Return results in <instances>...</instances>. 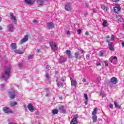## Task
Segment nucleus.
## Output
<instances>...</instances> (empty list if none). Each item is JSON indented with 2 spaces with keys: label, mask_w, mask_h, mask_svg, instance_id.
<instances>
[{
  "label": "nucleus",
  "mask_w": 124,
  "mask_h": 124,
  "mask_svg": "<svg viewBox=\"0 0 124 124\" xmlns=\"http://www.w3.org/2000/svg\"><path fill=\"white\" fill-rule=\"evenodd\" d=\"M61 81H62V82H63V81H64V78H62V79H61Z\"/></svg>",
  "instance_id": "49"
},
{
  "label": "nucleus",
  "mask_w": 124,
  "mask_h": 124,
  "mask_svg": "<svg viewBox=\"0 0 124 124\" xmlns=\"http://www.w3.org/2000/svg\"><path fill=\"white\" fill-rule=\"evenodd\" d=\"M107 38H110V36L109 35L107 36Z\"/></svg>",
  "instance_id": "53"
},
{
  "label": "nucleus",
  "mask_w": 124,
  "mask_h": 124,
  "mask_svg": "<svg viewBox=\"0 0 124 124\" xmlns=\"http://www.w3.org/2000/svg\"><path fill=\"white\" fill-rule=\"evenodd\" d=\"M2 20V19L1 18V17H0V22H1Z\"/></svg>",
  "instance_id": "55"
},
{
  "label": "nucleus",
  "mask_w": 124,
  "mask_h": 124,
  "mask_svg": "<svg viewBox=\"0 0 124 124\" xmlns=\"http://www.w3.org/2000/svg\"><path fill=\"white\" fill-rule=\"evenodd\" d=\"M70 80L71 83V86H74L75 87H76L77 86V82H76V80H74L73 78H70Z\"/></svg>",
  "instance_id": "19"
},
{
  "label": "nucleus",
  "mask_w": 124,
  "mask_h": 124,
  "mask_svg": "<svg viewBox=\"0 0 124 124\" xmlns=\"http://www.w3.org/2000/svg\"><path fill=\"white\" fill-rule=\"evenodd\" d=\"M109 60L111 63H113L114 64H116V62H118V58L116 56L111 57Z\"/></svg>",
  "instance_id": "4"
},
{
  "label": "nucleus",
  "mask_w": 124,
  "mask_h": 124,
  "mask_svg": "<svg viewBox=\"0 0 124 124\" xmlns=\"http://www.w3.org/2000/svg\"><path fill=\"white\" fill-rule=\"evenodd\" d=\"M114 39H115V36H114V35H112L111 37L110 40H113Z\"/></svg>",
  "instance_id": "37"
},
{
  "label": "nucleus",
  "mask_w": 124,
  "mask_h": 124,
  "mask_svg": "<svg viewBox=\"0 0 124 124\" xmlns=\"http://www.w3.org/2000/svg\"><path fill=\"white\" fill-rule=\"evenodd\" d=\"M62 62H62L60 61V63H62Z\"/></svg>",
  "instance_id": "57"
},
{
  "label": "nucleus",
  "mask_w": 124,
  "mask_h": 124,
  "mask_svg": "<svg viewBox=\"0 0 124 124\" xmlns=\"http://www.w3.org/2000/svg\"><path fill=\"white\" fill-rule=\"evenodd\" d=\"M112 44V42H108L109 49L110 51H114V46H113Z\"/></svg>",
  "instance_id": "20"
},
{
  "label": "nucleus",
  "mask_w": 124,
  "mask_h": 124,
  "mask_svg": "<svg viewBox=\"0 0 124 124\" xmlns=\"http://www.w3.org/2000/svg\"><path fill=\"white\" fill-rule=\"evenodd\" d=\"M7 28L9 31H13L14 27H13V25L12 24H9V25H8Z\"/></svg>",
  "instance_id": "18"
},
{
  "label": "nucleus",
  "mask_w": 124,
  "mask_h": 124,
  "mask_svg": "<svg viewBox=\"0 0 124 124\" xmlns=\"http://www.w3.org/2000/svg\"><path fill=\"white\" fill-rule=\"evenodd\" d=\"M11 48L12 49H16L17 48V46H16V44L14 43H13L11 44Z\"/></svg>",
  "instance_id": "26"
},
{
  "label": "nucleus",
  "mask_w": 124,
  "mask_h": 124,
  "mask_svg": "<svg viewBox=\"0 0 124 124\" xmlns=\"http://www.w3.org/2000/svg\"><path fill=\"white\" fill-rule=\"evenodd\" d=\"M88 100H86V101L84 102V103L86 105L88 104Z\"/></svg>",
  "instance_id": "46"
},
{
  "label": "nucleus",
  "mask_w": 124,
  "mask_h": 124,
  "mask_svg": "<svg viewBox=\"0 0 124 124\" xmlns=\"http://www.w3.org/2000/svg\"><path fill=\"white\" fill-rule=\"evenodd\" d=\"M3 110L4 113H6L7 114H10V113H12L11 110H9V108L7 107H5L3 108Z\"/></svg>",
  "instance_id": "12"
},
{
  "label": "nucleus",
  "mask_w": 124,
  "mask_h": 124,
  "mask_svg": "<svg viewBox=\"0 0 124 124\" xmlns=\"http://www.w3.org/2000/svg\"><path fill=\"white\" fill-rule=\"evenodd\" d=\"M2 29V28L1 27V26H0V31H1Z\"/></svg>",
  "instance_id": "54"
},
{
  "label": "nucleus",
  "mask_w": 124,
  "mask_h": 124,
  "mask_svg": "<svg viewBox=\"0 0 124 124\" xmlns=\"http://www.w3.org/2000/svg\"><path fill=\"white\" fill-rule=\"evenodd\" d=\"M94 13H95V11L93 10Z\"/></svg>",
  "instance_id": "62"
},
{
  "label": "nucleus",
  "mask_w": 124,
  "mask_h": 124,
  "mask_svg": "<svg viewBox=\"0 0 124 124\" xmlns=\"http://www.w3.org/2000/svg\"><path fill=\"white\" fill-rule=\"evenodd\" d=\"M10 74H11V71L9 68L5 70L4 73L2 75V78L3 79V80H7L8 79H9Z\"/></svg>",
  "instance_id": "1"
},
{
  "label": "nucleus",
  "mask_w": 124,
  "mask_h": 124,
  "mask_svg": "<svg viewBox=\"0 0 124 124\" xmlns=\"http://www.w3.org/2000/svg\"><path fill=\"white\" fill-rule=\"evenodd\" d=\"M65 9L66 11H71V10H72V6H71V3H66L65 5Z\"/></svg>",
  "instance_id": "5"
},
{
  "label": "nucleus",
  "mask_w": 124,
  "mask_h": 124,
  "mask_svg": "<svg viewBox=\"0 0 124 124\" xmlns=\"http://www.w3.org/2000/svg\"><path fill=\"white\" fill-rule=\"evenodd\" d=\"M114 104L116 108H120V106L119 105V104H118V103H117L116 101L114 102Z\"/></svg>",
  "instance_id": "30"
},
{
  "label": "nucleus",
  "mask_w": 124,
  "mask_h": 124,
  "mask_svg": "<svg viewBox=\"0 0 124 124\" xmlns=\"http://www.w3.org/2000/svg\"><path fill=\"white\" fill-rule=\"evenodd\" d=\"M101 8L103 9V10H105L106 9L107 10L106 6L104 5H102Z\"/></svg>",
  "instance_id": "32"
},
{
  "label": "nucleus",
  "mask_w": 124,
  "mask_h": 124,
  "mask_svg": "<svg viewBox=\"0 0 124 124\" xmlns=\"http://www.w3.org/2000/svg\"><path fill=\"white\" fill-rule=\"evenodd\" d=\"M59 111L61 113H65V110L64 109V106H61L59 107Z\"/></svg>",
  "instance_id": "21"
},
{
  "label": "nucleus",
  "mask_w": 124,
  "mask_h": 124,
  "mask_svg": "<svg viewBox=\"0 0 124 124\" xmlns=\"http://www.w3.org/2000/svg\"><path fill=\"white\" fill-rule=\"evenodd\" d=\"M36 52H37V53H40V50H39V49H37Z\"/></svg>",
  "instance_id": "48"
},
{
  "label": "nucleus",
  "mask_w": 124,
  "mask_h": 124,
  "mask_svg": "<svg viewBox=\"0 0 124 124\" xmlns=\"http://www.w3.org/2000/svg\"><path fill=\"white\" fill-rule=\"evenodd\" d=\"M82 81L83 82V83H86V82H87V79H86V78H83L82 79Z\"/></svg>",
  "instance_id": "38"
},
{
  "label": "nucleus",
  "mask_w": 124,
  "mask_h": 124,
  "mask_svg": "<svg viewBox=\"0 0 124 124\" xmlns=\"http://www.w3.org/2000/svg\"><path fill=\"white\" fill-rule=\"evenodd\" d=\"M50 44L52 50L54 51H57V50H58V46H57V44H56L55 43L51 42Z\"/></svg>",
  "instance_id": "7"
},
{
  "label": "nucleus",
  "mask_w": 124,
  "mask_h": 124,
  "mask_svg": "<svg viewBox=\"0 0 124 124\" xmlns=\"http://www.w3.org/2000/svg\"><path fill=\"white\" fill-rule=\"evenodd\" d=\"M33 23H34V24H38V21H37L35 19H34L33 20Z\"/></svg>",
  "instance_id": "34"
},
{
  "label": "nucleus",
  "mask_w": 124,
  "mask_h": 124,
  "mask_svg": "<svg viewBox=\"0 0 124 124\" xmlns=\"http://www.w3.org/2000/svg\"><path fill=\"white\" fill-rule=\"evenodd\" d=\"M103 55V53L101 52H100L99 54V56L100 57H102V56Z\"/></svg>",
  "instance_id": "43"
},
{
  "label": "nucleus",
  "mask_w": 124,
  "mask_h": 124,
  "mask_svg": "<svg viewBox=\"0 0 124 124\" xmlns=\"http://www.w3.org/2000/svg\"><path fill=\"white\" fill-rule=\"evenodd\" d=\"M92 115L93 116L92 119L93 123H96V121H97V116H96V108H94Z\"/></svg>",
  "instance_id": "2"
},
{
  "label": "nucleus",
  "mask_w": 124,
  "mask_h": 124,
  "mask_svg": "<svg viewBox=\"0 0 124 124\" xmlns=\"http://www.w3.org/2000/svg\"><path fill=\"white\" fill-rule=\"evenodd\" d=\"M75 58L78 59H81V53L80 52L77 51L75 53Z\"/></svg>",
  "instance_id": "16"
},
{
  "label": "nucleus",
  "mask_w": 124,
  "mask_h": 124,
  "mask_svg": "<svg viewBox=\"0 0 124 124\" xmlns=\"http://www.w3.org/2000/svg\"><path fill=\"white\" fill-rule=\"evenodd\" d=\"M104 62H105L106 66H108L109 65V63L108 62V61H105Z\"/></svg>",
  "instance_id": "33"
},
{
  "label": "nucleus",
  "mask_w": 124,
  "mask_h": 124,
  "mask_svg": "<svg viewBox=\"0 0 124 124\" xmlns=\"http://www.w3.org/2000/svg\"><path fill=\"white\" fill-rule=\"evenodd\" d=\"M66 55H67V56H68V58L69 59H72V58H73V56H72V54H71V51H70V50L67 49V50H66Z\"/></svg>",
  "instance_id": "14"
},
{
  "label": "nucleus",
  "mask_w": 124,
  "mask_h": 124,
  "mask_svg": "<svg viewBox=\"0 0 124 124\" xmlns=\"http://www.w3.org/2000/svg\"><path fill=\"white\" fill-rule=\"evenodd\" d=\"M59 78H57V80H56L57 82V86L58 87V88H62L63 87V83L61 82L60 81H58L59 80Z\"/></svg>",
  "instance_id": "13"
},
{
  "label": "nucleus",
  "mask_w": 124,
  "mask_h": 124,
  "mask_svg": "<svg viewBox=\"0 0 124 124\" xmlns=\"http://www.w3.org/2000/svg\"><path fill=\"white\" fill-rule=\"evenodd\" d=\"M15 105H17V102H11L10 106L13 107V106H15Z\"/></svg>",
  "instance_id": "28"
},
{
  "label": "nucleus",
  "mask_w": 124,
  "mask_h": 124,
  "mask_svg": "<svg viewBox=\"0 0 124 124\" xmlns=\"http://www.w3.org/2000/svg\"><path fill=\"white\" fill-rule=\"evenodd\" d=\"M96 65H97V66H98L99 65H101V63H100V62L96 63Z\"/></svg>",
  "instance_id": "45"
},
{
  "label": "nucleus",
  "mask_w": 124,
  "mask_h": 124,
  "mask_svg": "<svg viewBox=\"0 0 124 124\" xmlns=\"http://www.w3.org/2000/svg\"><path fill=\"white\" fill-rule=\"evenodd\" d=\"M15 53H16V54H19V55H22V54H24V52L19 50L18 49L15 50Z\"/></svg>",
  "instance_id": "24"
},
{
  "label": "nucleus",
  "mask_w": 124,
  "mask_h": 124,
  "mask_svg": "<svg viewBox=\"0 0 124 124\" xmlns=\"http://www.w3.org/2000/svg\"><path fill=\"white\" fill-rule=\"evenodd\" d=\"M27 108L30 111V112H34L35 111V108L32 106V105L29 104L27 106Z\"/></svg>",
  "instance_id": "8"
},
{
  "label": "nucleus",
  "mask_w": 124,
  "mask_h": 124,
  "mask_svg": "<svg viewBox=\"0 0 124 124\" xmlns=\"http://www.w3.org/2000/svg\"><path fill=\"white\" fill-rule=\"evenodd\" d=\"M116 18L119 22H123L124 21V19L120 16H116Z\"/></svg>",
  "instance_id": "25"
},
{
  "label": "nucleus",
  "mask_w": 124,
  "mask_h": 124,
  "mask_svg": "<svg viewBox=\"0 0 124 124\" xmlns=\"http://www.w3.org/2000/svg\"><path fill=\"white\" fill-rule=\"evenodd\" d=\"M46 26L48 28V29H53V28H55V24L52 22H49L47 23Z\"/></svg>",
  "instance_id": "11"
},
{
  "label": "nucleus",
  "mask_w": 124,
  "mask_h": 124,
  "mask_svg": "<svg viewBox=\"0 0 124 124\" xmlns=\"http://www.w3.org/2000/svg\"><path fill=\"white\" fill-rule=\"evenodd\" d=\"M90 58H91V55L90 54H88L86 56V59H87V60H90Z\"/></svg>",
  "instance_id": "35"
},
{
  "label": "nucleus",
  "mask_w": 124,
  "mask_h": 124,
  "mask_svg": "<svg viewBox=\"0 0 124 124\" xmlns=\"http://www.w3.org/2000/svg\"><path fill=\"white\" fill-rule=\"evenodd\" d=\"M46 0V1H47V0Z\"/></svg>",
  "instance_id": "64"
},
{
  "label": "nucleus",
  "mask_w": 124,
  "mask_h": 124,
  "mask_svg": "<svg viewBox=\"0 0 124 124\" xmlns=\"http://www.w3.org/2000/svg\"><path fill=\"white\" fill-rule=\"evenodd\" d=\"M77 32H78V34H81V29H79L77 31Z\"/></svg>",
  "instance_id": "41"
},
{
  "label": "nucleus",
  "mask_w": 124,
  "mask_h": 124,
  "mask_svg": "<svg viewBox=\"0 0 124 124\" xmlns=\"http://www.w3.org/2000/svg\"><path fill=\"white\" fill-rule=\"evenodd\" d=\"M78 115H75L74 116V118L71 120L70 124H78V122H77V119H78Z\"/></svg>",
  "instance_id": "6"
},
{
  "label": "nucleus",
  "mask_w": 124,
  "mask_h": 124,
  "mask_svg": "<svg viewBox=\"0 0 124 124\" xmlns=\"http://www.w3.org/2000/svg\"><path fill=\"white\" fill-rule=\"evenodd\" d=\"M22 64H19V66H22Z\"/></svg>",
  "instance_id": "58"
},
{
  "label": "nucleus",
  "mask_w": 124,
  "mask_h": 124,
  "mask_svg": "<svg viewBox=\"0 0 124 124\" xmlns=\"http://www.w3.org/2000/svg\"><path fill=\"white\" fill-rule=\"evenodd\" d=\"M48 90H49V89H48V88L46 89V92H48Z\"/></svg>",
  "instance_id": "56"
},
{
  "label": "nucleus",
  "mask_w": 124,
  "mask_h": 124,
  "mask_svg": "<svg viewBox=\"0 0 124 124\" xmlns=\"http://www.w3.org/2000/svg\"><path fill=\"white\" fill-rule=\"evenodd\" d=\"M110 82L112 84H117V83H118V79H117V78H116L115 77H113L111 78Z\"/></svg>",
  "instance_id": "17"
},
{
  "label": "nucleus",
  "mask_w": 124,
  "mask_h": 124,
  "mask_svg": "<svg viewBox=\"0 0 124 124\" xmlns=\"http://www.w3.org/2000/svg\"><path fill=\"white\" fill-rule=\"evenodd\" d=\"M24 1L27 4H33V2L31 0H24Z\"/></svg>",
  "instance_id": "22"
},
{
  "label": "nucleus",
  "mask_w": 124,
  "mask_h": 124,
  "mask_svg": "<svg viewBox=\"0 0 124 124\" xmlns=\"http://www.w3.org/2000/svg\"><path fill=\"white\" fill-rule=\"evenodd\" d=\"M85 34H86V35H89V32H88V31H86V32H85Z\"/></svg>",
  "instance_id": "51"
},
{
  "label": "nucleus",
  "mask_w": 124,
  "mask_h": 124,
  "mask_svg": "<svg viewBox=\"0 0 124 124\" xmlns=\"http://www.w3.org/2000/svg\"><path fill=\"white\" fill-rule=\"evenodd\" d=\"M84 96L85 98V100H89V98L88 97V94L87 93H84Z\"/></svg>",
  "instance_id": "31"
},
{
  "label": "nucleus",
  "mask_w": 124,
  "mask_h": 124,
  "mask_svg": "<svg viewBox=\"0 0 124 124\" xmlns=\"http://www.w3.org/2000/svg\"><path fill=\"white\" fill-rule=\"evenodd\" d=\"M80 53H81V54H83V53H84V50H83L82 49H81V50H80Z\"/></svg>",
  "instance_id": "50"
},
{
  "label": "nucleus",
  "mask_w": 124,
  "mask_h": 124,
  "mask_svg": "<svg viewBox=\"0 0 124 124\" xmlns=\"http://www.w3.org/2000/svg\"><path fill=\"white\" fill-rule=\"evenodd\" d=\"M0 86L1 89H3V88H4V87H5V85H4V84H1L0 85Z\"/></svg>",
  "instance_id": "39"
},
{
  "label": "nucleus",
  "mask_w": 124,
  "mask_h": 124,
  "mask_svg": "<svg viewBox=\"0 0 124 124\" xmlns=\"http://www.w3.org/2000/svg\"><path fill=\"white\" fill-rule=\"evenodd\" d=\"M9 95L11 99H14L15 98V96H16V94H15V91L14 90H10L9 91Z\"/></svg>",
  "instance_id": "3"
},
{
  "label": "nucleus",
  "mask_w": 124,
  "mask_h": 124,
  "mask_svg": "<svg viewBox=\"0 0 124 124\" xmlns=\"http://www.w3.org/2000/svg\"><path fill=\"white\" fill-rule=\"evenodd\" d=\"M103 26L104 27V28H106V27H108V22L107 20H104L103 22Z\"/></svg>",
  "instance_id": "23"
},
{
  "label": "nucleus",
  "mask_w": 124,
  "mask_h": 124,
  "mask_svg": "<svg viewBox=\"0 0 124 124\" xmlns=\"http://www.w3.org/2000/svg\"><path fill=\"white\" fill-rule=\"evenodd\" d=\"M114 11L115 13H118L119 11H121V6L117 5L113 8Z\"/></svg>",
  "instance_id": "15"
},
{
  "label": "nucleus",
  "mask_w": 124,
  "mask_h": 124,
  "mask_svg": "<svg viewBox=\"0 0 124 124\" xmlns=\"http://www.w3.org/2000/svg\"><path fill=\"white\" fill-rule=\"evenodd\" d=\"M58 112H59V110L57 109L52 110V113L54 114V115H56V114H57Z\"/></svg>",
  "instance_id": "29"
},
{
  "label": "nucleus",
  "mask_w": 124,
  "mask_h": 124,
  "mask_svg": "<svg viewBox=\"0 0 124 124\" xmlns=\"http://www.w3.org/2000/svg\"><path fill=\"white\" fill-rule=\"evenodd\" d=\"M45 77H46V78H47V79H49L50 78V77H49V75L47 73L46 74Z\"/></svg>",
  "instance_id": "36"
},
{
  "label": "nucleus",
  "mask_w": 124,
  "mask_h": 124,
  "mask_svg": "<svg viewBox=\"0 0 124 124\" xmlns=\"http://www.w3.org/2000/svg\"><path fill=\"white\" fill-rule=\"evenodd\" d=\"M94 13H95V11L93 10Z\"/></svg>",
  "instance_id": "63"
},
{
  "label": "nucleus",
  "mask_w": 124,
  "mask_h": 124,
  "mask_svg": "<svg viewBox=\"0 0 124 124\" xmlns=\"http://www.w3.org/2000/svg\"><path fill=\"white\" fill-rule=\"evenodd\" d=\"M104 96H105V95H103L102 96V97H104Z\"/></svg>",
  "instance_id": "59"
},
{
  "label": "nucleus",
  "mask_w": 124,
  "mask_h": 124,
  "mask_svg": "<svg viewBox=\"0 0 124 124\" xmlns=\"http://www.w3.org/2000/svg\"><path fill=\"white\" fill-rule=\"evenodd\" d=\"M114 107V106L112 104L109 105V108H113Z\"/></svg>",
  "instance_id": "47"
},
{
  "label": "nucleus",
  "mask_w": 124,
  "mask_h": 124,
  "mask_svg": "<svg viewBox=\"0 0 124 124\" xmlns=\"http://www.w3.org/2000/svg\"><path fill=\"white\" fill-rule=\"evenodd\" d=\"M38 3L40 5H42L44 4V0H38Z\"/></svg>",
  "instance_id": "27"
},
{
  "label": "nucleus",
  "mask_w": 124,
  "mask_h": 124,
  "mask_svg": "<svg viewBox=\"0 0 124 124\" xmlns=\"http://www.w3.org/2000/svg\"><path fill=\"white\" fill-rule=\"evenodd\" d=\"M29 39V36L28 35H26L24 37V38L22 39L20 41V44H23V43H25V42H27Z\"/></svg>",
  "instance_id": "10"
},
{
  "label": "nucleus",
  "mask_w": 124,
  "mask_h": 124,
  "mask_svg": "<svg viewBox=\"0 0 124 124\" xmlns=\"http://www.w3.org/2000/svg\"><path fill=\"white\" fill-rule=\"evenodd\" d=\"M59 98H60V99H62V97H60Z\"/></svg>",
  "instance_id": "60"
},
{
  "label": "nucleus",
  "mask_w": 124,
  "mask_h": 124,
  "mask_svg": "<svg viewBox=\"0 0 124 124\" xmlns=\"http://www.w3.org/2000/svg\"><path fill=\"white\" fill-rule=\"evenodd\" d=\"M46 97L49 96V93H46Z\"/></svg>",
  "instance_id": "52"
},
{
  "label": "nucleus",
  "mask_w": 124,
  "mask_h": 124,
  "mask_svg": "<svg viewBox=\"0 0 124 124\" xmlns=\"http://www.w3.org/2000/svg\"><path fill=\"white\" fill-rule=\"evenodd\" d=\"M107 42H108V43H109V41L108 40H107Z\"/></svg>",
  "instance_id": "61"
},
{
  "label": "nucleus",
  "mask_w": 124,
  "mask_h": 124,
  "mask_svg": "<svg viewBox=\"0 0 124 124\" xmlns=\"http://www.w3.org/2000/svg\"><path fill=\"white\" fill-rule=\"evenodd\" d=\"M10 16L11 17V21H12V22H17L16 16H14V14H13V13H10Z\"/></svg>",
  "instance_id": "9"
},
{
  "label": "nucleus",
  "mask_w": 124,
  "mask_h": 124,
  "mask_svg": "<svg viewBox=\"0 0 124 124\" xmlns=\"http://www.w3.org/2000/svg\"><path fill=\"white\" fill-rule=\"evenodd\" d=\"M110 0L113 2H117V1H119L120 0Z\"/></svg>",
  "instance_id": "40"
},
{
  "label": "nucleus",
  "mask_w": 124,
  "mask_h": 124,
  "mask_svg": "<svg viewBox=\"0 0 124 124\" xmlns=\"http://www.w3.org/2000/svg\"><path fill=\"white\" fill-rule=\"evenodd\" d=\"M66 34H68V35H70V32L69 31H66Z\"/></svg>",
  "instance_id": "42"
},
{
  "label": "nucleus",
  "mask_w": 124,
  "mask_h": 124,
  "mask_svg": "<svg viewBox=\"0 0 124 124\" xmlns=\"http://www.w3.org/2000/svg\"><path fill=\"white\" fill-rule=\"evenodd\" d=\"M32 57H33V55H30L28 57L29 60H31V59L32 58Z\"/></svg>",
  "instance_id": "44"
}]
</instances>
